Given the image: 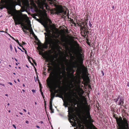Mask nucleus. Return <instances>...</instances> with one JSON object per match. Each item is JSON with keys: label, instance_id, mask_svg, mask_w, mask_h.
Masks as SVG:
<instances>
[{"label": "nucleus", "instance_id": "1", "mask_svg": "<svg viewBox=\"0 0 129 129\" xmlns=\"http://www.w3.org/2000/svg\"><path fill=\"white\" fill-rule=\"evenodd\" d=\"M7 9L9 10L8 11V13L13 16V18L14 20L15 25L21 24L22 26L23 27L24 29L27 30H29L30 32L32 33L33 31L31 27V25L30 24V26H28L24 23L25 21H29V18L26 15H23L21 16V18H20L17 15H14L13 10L11 7H9Z\"/></svg>", "mask_w": 129, "mask_h": 129}, {"label": "nucleus", "instance_id": "11", "mask_svg": "<svg viewBox=\"0 0 129 129\" xmlns=\"http://www.w3.org/2000/svg\"><path fill=\"white\" fill-rule=\"evenodd\" d=\"M66 71L69 72L70 75L73 77L74 76V73L75 72V71L73 68H69L67 69Z\"/></svg>", "mask_w": 129, "mask_h": 129}, {"label": "nucleus", "instance_id": "13", "mask_svg": "<svg viewBox=\"0 0 129 129\" xmlns=\"http://www.w3.org/2000/svg\"><path fill=\"white\" fill-rule=\"evenodd\" d=\"M86 18H87V19H85V22H81V23H80V22H78L77 23V25L78 26L80 27V28L81 27H83V25L82 24L83 23H85V22H86V21H87V20L88 19V16H86Z\"/></svg>", "mask_w": 129, "mask_h": 129}, {"label": "nucleus", "instance_id": "26", "mask_svg": "<svg viewBox=\"0 0 129 129\" xmlns=\"http://www.w3.org/2000/svg\"><path fill=\"white\" fill-rule=\"evenodd\" d=\"M44 7L46 8V10H48V6L47 4L44 3Z\"/></svg>", "mask_w": 129, "mask_h": 129}, {"label": "nucleus", "instance_id": "5", "mask_svg": "<svg viewBox=\"0 0 129 129\" xmlns=\"http://www.w3.org/2000/svg\"><path fill=\"white\" fill-rule=\"evenodd\" d=\"M82 24L83 25V27H81L80 29L81 34L82 36L85 38H88V37L89 32L87 23V22L83 23Z\"/></svg>", "mask_w": 129, "mask_h": 129}, {"label": "nucleus", "instance_id": "12", "mask_svg": "<svg viewBox=\"0 0 129 129\" xmlns=\"http://www.w3.org/2000/svg\"><path fill=\"white\" fill-rule=\"evenodd\" d=\"M48 1L49 2V4L51 6H54L55 7L56 6V0H48Z\"/></svg>", "mask_w": 129, "mask_h": 129}, {"label": "nucleus", "instance_id": "45", "mask_svg": "<svg viewBox=\"0 0 129 129\" xmlns=\"http://www.w3.org/2000/svg\"><path fill=\"white\" fill-rule=\"evenodd\" d=\"M36 79L37 81L38 80V81H39V80L38 79V77L37 75V77L36 78Z\"/></svg>", "mask_w": 129, "mask_h": 129}, {"label": "nucleus", "instance_id": "47", "mask_svg": "<svg viewBox=\"0 0 129 129\" xmlns=\"http://www.w3.org/2000/svg\"><path fill=\"white\" fill-rule=\"evenodd\" d=\"M17 47L21 51H22V52H23V51L21 49V48H19L18 47Z\"/></svg>", "mask_w": 129, "mask_h": 129}, {"label": "nucleus", "instance_id": "34", "mask_svg": "<svg viewBox=\"0 0 129 129\" xmlns=\"http://www.w3.org/2000/svg\"><path fill=\"white\" fill-rule=\"evenodd\" d=\"M71 22L73 23L75 25L76 24V23H75L74 22V21H73V19H71Z\"/></svg>", "mask_w": 129, "mask_h": 129}, {"label": "nucleus", "instance_id": "60", "mask_svg": "<svg viewBox=\"0 0 129 129\" xmlns=\"http://www.w3.org/2000/svg\"><path fill=\"white\" fill-rule=\"evenodd\" d=\"M12 38V39L13 40H14V41H16V39L14 38H13V37H12V38Z\"/></svg>", "mask_w": 129, "mask_h": 129}, {"label": "nucleus", "instance_id": "7", "mask_svg": "<svg viewBox=\"0 0 129 129\" xmlns=\"http://www.w3.org/2000/svg\"><path fill=\"white\" fill-rule=\"evenodd\" d=\"M40 49L41 51H39V54L41 55H42L44 56V58L46 59V61L49 62H54L53 61V60H54V58L53 57H52L51 58L49 57H47L46 55L44 54L43 52V48H40Z\"/></svg>", "mask_w": 129, "mask_h": 129}, {"label": "nucleus", "instance_id": "4", "mask_svg": "<svg viewBox=\"0 0 129 129\" xmlns=\"http://www.w3.org/2000/svg\"><path fill=\"white\" fill-rule=\"evenodd\" d=\"M54 37L55 39L51 38H48L46 37V44L47 45H49L52 47L56 48L59 47V44L60 43V40L57 39L58 37L55 36Z\"/></svg>", "mask_w": 129, "mask_h": 129}, {"label": "nucleus", "instance_id": "55", "mask_svg": "<svg viewBox=\"0 0 129 129\" xmlns=\"http://www.w3.org/2000/svg\"><path fill=\"white\" fill-rule=\"evenodd\" d=\"M13 126L15 128V129H16V127L15 126V125L14 124H13Z\"/></svg>", "mask_w": 129, "mask_h": 129}, {"label": "nucleus", "instance_id": "23", "mask_svg": "<svg viewBox=\"0 0 129 129\" xmlns=\"http://www.w3.org/2000/svg\"><path fill=\"white\" fill-rule=\"evenodd\" d=\"M83 72L85 73H87V68L84 66L83 68Z\"/></svg>", "mask_w": 129, "mask_h": 129}, {"label": "nucleus", "instance_id": "18", "mask_svg": "<svg viewBox=\"0 0 129 129\" xmlns=\"http://www.w3.org/2000/svg\"><path fill=\"white\" fill-rule=\"evenodd\" d=\"M79 87L80 91H81V92L79 94V96H82L83 95L84 93V91L82 88H80V86H79Z\"/></svg>", "mask_w": 129, "mask_h": 129}, {"label": "nucleus", "instance_id": "2", "mask_svg": "<svg viewBox=\"0 0 129 129\" xmlns=\"http://www.w3.org/2000/svg\"><path fill=\"white\" fill-rule=\"evenodd\" d=\"M116 115L114 114L113 116L116 120L118 125V129H129V121L127 117L123 115L122 118L120 117L119 118L116 116Z\"/></svg>", "mask_w": 129, "mask_h": 129}, {"label": "nucleus", "instance_id": "25", "mask_svg": "<svg viewBox=\"0 0 129 129\" xmlns=\"http://www.w3.org/2000/svg\"><path fill=\"white\" fill-rule=\"evenodd\" d=\"M72 97H71L70 99V100L69 101V102L71 103H73V104H74L75 105H76V104L73 101L72 99Z\"/></svg>", "mask_w": 129, "mask_h": 129}, {"label": "nucleus", "instance_id": "63", "mask_svg": "<svg viewBox=\"0 0 129 129\" xmlns=\"http://www.w3.org/2000/svg\"><path fill=\"white\" fill-rule=\"evenodd\" d=\"M36 127L38 128H40V127L38 125H37L36 126Z\"/></svg>", "mask_w": 129, "mask_h": 129}, {"label": "nucleus", "instance_id": "21", "mask_svg": "<svg viewBox=\"0 0 129 129\" xmlns=\"http://www.w3.org/2000/svg\"><path fill=\"white\" fill-rule=\"evenodd\" d=\"M63 67H64V69H63V76H64V77L65 78H66V71H65V66L64 65L63 66Z\"/></svg>", "mask_w": 129, "mask_h": 129}, {"label": "nucleus", "instance_id": "31", "mask_svg": "<svg viewBox=\"0 0 129 129\" xmlns=\"http://www.w3.org/2000/svg\"><path fill=\"white\" fill-rule=\"evenodd\" d=\"M39 86L40 88L42 87H41L42 84H41V83L40 82L39 80Z\"/></svg>", "mask_w": 129, "mask_h": 129}, {"label": "nucleus", "instance_id": "46", "mask_svg": "<svg viewBox=\"0 0 129 129\" xmlns=\"http://www.w3.org/2000/svg\"><path fill=\"white\" fill-rule=\"evenodd\" d=\"M22 45H25L26 44V43L22 41Z\"/></svg>", "mask_w": 129, "mask_h": 129}, {"label": "nucleus", "instance_id": "38", "mask_svg": "<svg viewBox=\"0 0 129 129\" xmlns=\"http://www.w3.org/2000/svg\"><path fill=\"white\" fill-rule=\"evenodd\" d=\"M71 119H72L73 120H75L74 117L73 116H72V118H71Z\"/></svg>", "mask_w": 129, "mask_h": 129}, {"label": "nucleus", "instance_id": "59", "mask_svg": "<svg viewBox=\"0 0 129 129\" xmlns=\"http://www.w3.org/2000/svg\"><path fill=\"white\" fill-rule=\"evenodd\" d=\"M47 65H48L49 66L50 65H52V64H51V63H48L47 64Z\"/></svg>", "mask_w": 129, "mask_h": 129}, {"label": "nucleus", "instance_id": "16", "mask_svg": "<svg viewBox=\"0 0 129 129\" xmlns=\"http://www.w3.org/2000/svg\"><path fill=\"white\" fill-rule=\"evenodd\" d=\"M49 109L51 110V113H53L54 112V110L53 109L52 103H49Z\"/></svg>", "mask_w": 129, "mask_h": 129}, {"label": "nucleus", "instance_id": "32", "mask_svg": "<svg viewBox=\"0 0 129 129\" xmlns=\"http://www.w3.org/2000/svg\"><path fill=\"white\" fill-rule=\"evenodd\" d=\"M34 38L36 40L39 41V40L38 38H37V37L36 36H35V37H34Z\"/></svg>", "mask_w": 129, "mask_h": 129}, {"label": "nucleus", "instance_id": "22", "mask_svg": "<svg viewBox=\"0 0 129 129\" xmlns=\"http://www.w3.org/2000/svg\"><path fill=\"white\" fill-rule=\"evenodd\" d=\"M64 103L63 105L65 106L66 107H67V106L70 105L69 104V103L68 102H66V103L64 102V101H63Z\"/></svg>", "mask_w": 129, "mask_h": 129}, {"label": "nucleus", "instance_id": "49", "mask_svg": "<svg viewBox=\"0 0 129 129\" xmlns=\"http://www.w3.org/2000/svg\"><path fill=\"white\" fill-rule=\"evenodd\" d=\"M67 91V90H65L64 91L63 93L64 94H66V92Z\"/></svg>", "mask_w": 129, "mask_h": 129}, {"label": "nucleus", "instance_id": "41", "mask_svg": "<svg viewBox=\"0 0 129 129\" xmlns=\"http://www.w3.org/2000/svg\"><path fill=\"white\" fill-rule=\"evenodd\" d=\"M89 25L90 26V27H91V26L92 25V24L90 22V21H89Z\"/></svg>", "mask_w": 129, "mask_h": 129}, {"label": "nucleus", "instance_id": "51", "mask_svg": "<svg viewBox=\"0 0 129 129\" xmlns=\"http://www.w3.org/2000/svg\"><path fill=\"white\" fill-rule=\"evenodd\" d=\"M0 85L3 86H5V85L4 84L1 83H0Z\"/></svg>", "mask_w": 129, "mask_h": 129}, {"label": "nucleus", "instance_id": "27", "mask_svg": "<svg viewBox=\"0 0 129 129\" xmlns=\"http://www.w3.org/2000/svg\"><path fill=\"white\" fill-rule=\"evenodd\" d=\"M86 38V40H87V43L89 45H90V43L89 42V40L87 39V38Z\"/></svg>", "mask_w": 129, "mask_h": 129}, {"label": "nucleus", "instance_id": "15", "mask_svg": "<svg viewBox=\"0 0 129 129\" xmlns=\"http://www.w3.org/2000/svg\"><path fill=\"white\" fill-rule=\"evenodd\" d=\"M55 93H52L51 94V99L50 100L49 103H52V100L55 97Z\"/></svg>", "mask_w": 129, "mask_h": 129}, {"label": "nucleus", "instance_id": "8", "mask_svg": "<svg viewBox=\"0 0 129 129\" xmlns=\"http://www.w3.org/2000/svg\"><path fill=\"white\" fill-rule=\"evenodd\" d=\"M54 81V76L53 74H50L49 76L47 79L46 80L47 85L50 88L52 87L53 83Z\"/></svg>", "mask_w": 129, "mask_h": 129}, {"label": "nucleus", "instance_id": "37", "mask_svg": "<svg viewBox=\"0 0 129 129\" xmlns=\"http://www.w3.org/2000/svg\"><path fill=\"white\" fill-rule=\"evenodd\" d=\"M41 94L42 96L43 97V98H44V96L43 94V92H41Z\"/></svg>", "mask_w": 129, "mask_h": 129}, {"label": "nucleus", "instance_id": "42", "mask_svg": "<svg viewBox=\"0 0 129 129\" xmlns=\"http://www.w3.org/2000/svg\"><path fill=\"white\" fill-rule=\"evenodd\" d=\"M31 59H32L33 62L34 63V64H35V65H36L37 63H36V62H35V61L32 58H31Z\"/></svg>", "mask_w": 129, "mask_h": 129}, {"label": "nucleus", "instance_id": "35", "mask_svg": "<svg viewBox=\"0 0 129 129\" xmlns=\"http://www.w3.org/2000/svg\"><path fill=\"white\" fill-rule=\"evenodd\" d=\"M122 113H125V114H126V111H125V110H124V109H123V110H122Z\"/></svg>", "mask_w": 129, "mask_h": 129}, {"label": "nucleus", "instance_id": "29", "mask_svg": "<svg viewBox=\"0 0 129 129\" xmlns=\"http://www.w3.org/2000/svg\"><path fill=\"white\" fill-rule=\"evenodd\" d=\"M3 8V5L0 3V9H2Z\"/></svg>", "mask_w": 129, "mask_h": 129}, {"label": "nucleus", "instance_id": "10", "mask_svg": "<svg viewBox=\"0 0 129 129\" xmlns=\"http://www.w3.org/2000/svg\"><path fill=\"white\" fill-rule=\"evenodd\" d=\"M56 12L58 13H62L64 14L65 15H67V11H65L62 7L57 9Z\"/></svg>", "mask_w": 129, "mask_h": 129}, {"label": "nucleus", "instance_id": "53", "mask_svg": "<svg viewBox=\"0 0 129 129\" xmlns=\"http://www.w3.org/2000/svg\"><path fill=\"white\" fill-rule=\"evenodd\" d=\"M8 83L10 84L11 85H13L12 83L10 82H8Z\"/></svg>", "mask_w": 129, "mask_h": 129}, {"label": "nucleus", "instance_id": "3", "mask_svg": "<svg viewBox=\"0 0 129 129\" xmlns=\"http://www.w3.org/2000/svg\"><path fill=\"white\" fill-rule=\"evenodd\" d=\"M83 57L84 56H82V54L80 53V54L79 57H78L77 56V58L76 59L75 57H74V58L76 60L73 62V68H77L76 70V73L77 75L79 76H80L82 73L81 68L80 67L79 63H83Z\"/></svg>", "mask_w": 129, "mask_h": 129}, {"label": "nucleus", "instance_id": "57", "mask_svg": "<svg viewBox=\"0 0 129 129\" xmlns=\"http://www.w3.org/2000/svg\"><path fill=\"white\" fill-rule=\"evenodd\" d=\"M25 122L27 123V124H28L29 123V122L28 121H25Z\"/></svg>", "mask_w": 129, "mask_h": 129}, {"label": "nucleus", "instance_id": "33", "mask_svg": "<svg viewBox=\"0 0 129 129\" xmlns=\"http://www.w3.org/2000/svg\"><path fill=\"white\" fill-rule=\"evenodd\" d=\"M10 47L11 49V51H12L13 49V48H12V46L11 44L10 45Z\"/></svg>", "mask_w": 129, "mask_h": 129}, {"label": "nucleus", "instance_id": "43", "mask_svg": "<svg viewBox=\"0 0 129 129\" xmlns=\"http://www.w3.org/2000/svg\"><path fill=\"white\" fill-rule=\"evenodd\" d=\"M114 101L116 103L118 101H117V100L116 99H115L114 100Z\"/></svg>", "mask_w": 129, "mask_h": 129}, {"label": "nucleus", "instance_id": "14", "mask_svg": "<svg viewBox=\"0 0 129 129\" xmlns=\"http://www.w3.org/2000/svg\"><path fill=\"white\" fill-rule=\"evenodd\" d=\"M124 100L122 98H120L118 102V105L120 106H122L124 103Z\"/></svg>", "mask_w": 129, "mask_h": 129}, {"label": "nucleus", "instance_id": "6", "mask_svg": "<svg viewBox=\"0 0 129 129\" xmlns=\"http://www.w3.org/2000/svg\"><path fill=\"white\" fill-rule=\"evenodd\" d=\"M85 117L86 119H88V121L90 123V126L89 127L90 129H95V128H96L92 123L94 121L92 119L91 116L89 109L86 110V115L85 116Z\"/></svg>", "mask_w": 129, "mask_h": 129}, {"label": "nucleus", "instance_id": "17", "mask_svg": "<svg viewBox=\"0 0 129 129\" xmlns=\"http://www.w3.org/2000/svg\"><path fill=\"white\" fill-rule=\"evenodd\" d=\"M76 46L78 51L79 52H81L82 51L81 47L80 46L79 44L78 43H77Z\"/></svg>", "mask_w": 129, "mask_h": 129}, {"label": "nucleus", "instance_id": "24", "mask_svg": "<svg viewBox=\"0 0 129 129\" xmlns=\"http://www.w3.org/2000/svg\"><path fill=\"white\" fill-rule=\"evenodd\" d=\"M44 3H42L41 4L40 8L42 10H44Z\"/></svg>", "mask_w": 129, "mask_h": 129}, {"label": "nucleus", "instance_id": "64", "mask_svg": "<svg viewBox=\"0 0 129 129\" xmlns=\"http://www.w3.org/2000/svg\"><path fill=\"white\" fill-rule=\"evenodd\" d=\"M69 121L71 123H73V121H72L71 120H69Z\"/></svg>", "mask_w": 129, "mask_h": 129}, {"label": "nucleus", "instance_id": "52", "mask_svg": "<svg viewBox=\"0 0 129 129\" xmlns=\"http://www.w3.org/2000/svg\"><path fill=\"white\" fill-rule=\"evenodd\" d=\"M48 67L49 68L51 69L52 68V67L49 65L48 66Z\"/></svg>", "mask_w": 129, "mask_h": 129}, {"label": "nucleus", "instance_id": "20", "mask_svg": "<svg viewBox=\"0 0 129 129\" xmlns=\"http://www.w3.org/2000/svg\"><path fill=\"white\" fill-rule=\"evenodd\" d=\"M63 93H62V92H60V93L59 95H58V94H57L56 95V97H58L60 98H63Z\"/></svg>", "mask_w": 129, "mask_h": 129}, {"label": "nucleus", "instance_id": "62", "mask_svg": "<svg viewBox=\"0 0 129 129\" xmlns=\"http://www.w3.org/2000/svg\"><path fill=\"white\" fill-rule=\"evenodd\" d=\"M127 86L129 87V82H128L127 83Z\"/></svg>", "mask_w": 129, "mask_h": 129}, {"label": "nucleus", "instance_id": "30", "mask_svg": "<svg viewBox=\"0 0 129 129\" xmlns=\"http://www.w3.org/2000/svg\"><path fill=\"white\" fill-rule=\"evenodd\" d=\"M47 20L49 22L50 24H51L52 23V22L50 19H48Z\"/></svg>", "mask_w": 129, "mask_h": 129}, {"label": "nucleus", "instance_id": "58", "mask_svg": "<svg viewBox=\"0 0 129 129\" xmlns=\"http://www.w3.org/2000/svg\"><path fill=\"white\" fill-rule=\"evenodd\" d=\"M25 53L26 54H27V52L26 50H24Z\"/></svg>", "mask_w": 129, "mask_h": 129}, {"label": "nucleus", "instance_id": "54", "mask_svg": "<svg viewBox=\"0 0 129 129\" xmlns=\"http://www.w3.org/2000/svg\"><path fill=\"white\" fill-rule=\"evenodd\" d=\"M14 48H15V52H16V53H17V50H16V48L15 47H14Z\"/></svg>", "mask_w": 129, "mask_h": 129}, {"label": "nucleus", "instance_id": "39", "mask_svg": "<svg viewBox=\"0 0 129 129\" xmlns=\"http://www.w3.org/2000/svg\"><path fill=\"white\" fill-rule=\"evenodd\" d=\"M32 65H33V66H34V68H35V71H36V72H37V71H36L37 70H36V68L35 67V66H34V64H33V63H32Z\"/></svg>", "mask_w": 129, "mask_h": 129}, {"label": "nucleus", "instance_id": "61", "mask_svg": "<svg viewBox=\"0 0 129 129\" xmlns=\"http://www.w3.org/2000/svg\"><path fill=\"white\" fill-rule=\"evenodd\" d=\"M21 47H22V46L21 44L19 43V44H18Z\"/></svg>", "mask_w": 129, "mask_h": 129}, {"label": "nucleus", "instance_id": "40", "mask_svg": "<svg viewBox=\"0 0 129 129\" xmlns=\"http://www.w3.org/2000/svg\"><path fill=\"white\" fill-rule=\"evenodd\" d=\"M16 41L18 44H19L20 43L19 41L18 40H16V41Z\"/></svg>", "mask_w": 129, "mask_h": 129}, {"label": "nucleus", "instance_id": "36", "mask_svg": "<svg viewBox=\"0 0 129 129\" xmlns=\"http://www.w3.org/2000/svg\"><path fill=\"white\" fill-rule=\"evenodd\" d=\"M55 89H56V88H54V90H55V92L54 93H55V94L56 93H58V90H55Z\"/></svg>", "mask_w": 129, "mask_h": 129}, {"label": "nucleus", "instance_id": "48", "mask_svg": "<svg viewBox=\"0 0 129 129\" xmlns=\"http://www.w3.org/2000/svg\"><path fill=\"white\" fill-rule=\"evenodd\" d=\"M76 98L78 100H79V97H78V95H76Z\"/></svg>", "mask_w": 129, "mask_h": 129}, {"label": "nucleus", "instance_id": "9", "mask_svg": "<svg viewBox=\"0 0 129 129\" xmlns=\"http://www.w3.org/2000/svg\"><path fill=\"white\" fill-rule=\"evenodd\" d=\"M59 69L58 77L56 81V85L60 86L61 83V80L62 77L61 76V71L60 68L59 67H58Z\"/></svg>", "mask_w": 129, "mask_h": 129}, {"label": "nucleus", "instance_id": "56", "mask_svg": "<svg viewBox=\"0 0 129 129\" xmlns=\"http://www.w3.org/2000/svg\"><path fill=\"white\" fill-rule=\"evenodd\" d=\"M42 88H40V91L41 92H42Z\"/></svg>", "mask_w": 129, "mask_h": 129}, {"label": "nucleus", "instance_id": "44", "mask_svg": "<svg viewBox=\"0 0 129 129\" xmlns=\"http://www.w3.org/2000/svg\"><path fill=\"white\" fill-rule=\"evenodd\" d=\"M120 97V96L119 95L118 96L117 98V99H116L117 100V101H118V100H119V98Z\"/></svg>", "mask_w": 129, "mask_h": 129}, {"label": "nucleus", "instance_id": "50", "mask_svg": "<svg viewBox=\"0 0 129 129\" xmlns=\"http://www.w3.org/2000/svg\"><path fill=\"white\" fill-rule=\"evenodd\" d=\"M32 91L33 92V93L35 92V90L34 89H33L32 90Z\"/></svg>", "mask_w": 129, "mask_h": 129}, {"label": "nucleus", "instance_id": "19", "mask_svg": "<svg viewBox=\"0 0 129 129\" xmlns=\"http://www.w3.org/2000/svg\"><path fill=\"white\" fill-rule=\"evenodd\" d=\"M84 80L86 83L88 84L89 83V81H90V79L88 76H87V77L84 79Z\"/></svg>", "mask_w": 129, "mask_h": 129}, {"label": "nucleus", "instance_id": "28", "mask_svg": "<svg viewBox=\"0 0 129 129\" xmlns=\"http://www.w3.org/2000/svg\"><path fill=\"white\" fill-rule=\"evenodd\" d=\"M22 29H23V31L26 34H29V33L28 31H26L25 30H24L23 29V28H22Z\"/></svg>", "mask_w": 129, "mask_h": 129}]
</instances>
